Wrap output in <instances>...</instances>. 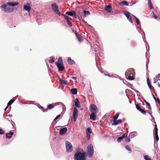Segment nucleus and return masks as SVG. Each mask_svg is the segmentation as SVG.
<instances>
[{
    "label": "nucleus",
    "instance_id": "nucleus-10",
    "mask_svg": "<svg viewBox=\"0 0 160 160\" xmlns=\"http://www.w3.org/2000/svg\"><path fill=\"white\" fill-rule=\"evenodd\" d=\"M66 14L68 15L72 16L75 18H77L76 12L74 11H68L66 13Z\"/></svg>",
    "mask_w": 160,
    "mask_h": 160
},
{
    "label": "nucleus",
    "instance_id": "nucleus-28",
    "mask_svg": "<svg viewBox=\"0 0 160 160\" xmlns=\"http://www.w3.org/2000/svg\"><path fill=\"white\" fill-rule=\"evenodd\" d=\"M160 80L158 78V76L156 75V77L153 78V82L154 83H156L158 81H159Z\"/></svg>",
    "mask_w": 160,
    "mask_h": 160
},
{
    "label": "nucleus",
    "instance_id": "nucleus-49",
    "mask_svg": "<svg viewBox=\"0 0 160 160\" xmlns=\"http://www.w3.org/2000/svg\"><path fill=\"white\" fill-rule=\"evenodd\" d=\"M128 20L129 21V22H131L132 23V20L131 17H129V18H128Z\"/></svg>",
    "mask_w": 160,
    "mask_h": 160
},
{
    "label": "nucleus",
    "instance_id": "nucleus-48",
    "mask_svg": "<svg viewBox=\"0 0 160 160\" xmlns=\"http://www.w3.org/2000/svg\"><path fill=\"white\" fill-rule=\"evenodd\" d=\"M54 62L53 58H52V59L49 60V62L50 63H52Z\"/></svg>",
    "mask_w": 160,
    "mask_h": 160
},
{
    "label": "nucleus",
    "instance_id": "nucleus-47",
    "mask_svg": "<svg viewBox=\"0 0 160 160\" xmlns=\"http://www.w3.org/2000/svg\"><path fill=\"white\" fill-rule=\"evenodd\" d=\"M147 82L148 85H151V84H150V80H149V78H147Z\"/></svg>",
    "mask_w": 160,
    "mask_h": 160
},
{
    "label": "nucleus",
    "instance_id": "nucleus-46",
    "mask_svg": "<svg viewBox=\"0 0 160 160\" xmlns=\"http://www.w3.org/2000/svg\"><path fill=\"white\" fill-rule=\"evenodd\" d=\"M66 15H66V14L64 15V18H65V19L66 20V21L69 20V18L68 16H67Z\"/></svg>",
    "mask_w": 160,
    "mask_h": 160
},
{
    "label": "nucleus",
    "instance_id": "nucleus-38",
    "mask_svg": "<svg viewBox=\"0 0 160 160\" xmlns=\"http://www.w3.org/2000/svg\"><path fill=\"white\" fill-rule=\"evenodd\" d=\"M158 129L157 128V126L156 124L155 125V134H158Z\"/></svg>",
    "mask_w": 160,
    "mask_h": 160
},
{
    "label": "nucleus",
    "instance_id": "nucleus-7",
    "mask_svg": "<svg viewBox=\"0 0 160 160\" xmlns=\"http://www.w3.org/2000/svg\"><path fill=\"white\" fill-rule=\"evenodd\" d=\"M65 143L66 145V152H72L73 151L72 144L68 141H66Z\"/></svg>",
    "mask_w": 160,
    "mask_h": 160
},
{
    "label": "nucleus",
    "instance_id": "nucleus-18",
    "mask_svg": "<svg viewBox=\"0 0 160 160\" xmlns=\"http://www.w3.org/2000/svg\"><path fill=\"white\" fill-rule=\"evenodd\" d=\"M14 133L10 131L9 133H6V137L7 138H10L12 135Z\"/></svg>",
    "mask_w": 160,
    "mask_h": 160
},
{
    "label": "nucleus",
    "instance_id": "nucleus-50",
    "mask_svg": "<svg viewBox=\"0 0 160 160\" xmlns=\"http://www.w3.org/2000/svg\"><path fill=\"white\" fill-rule=\"evenodd\" d=\"M131 46H135V43L134 42H132L131 43Z\"/></svg>",
    "mask_w": 160,
    "mask_h": 160
},
{
    "label": "nucleus",
    "instance_id": "nucleus-8",
    "mask_svg": "<svg viewBox=\"0 0 160 160\" xmlns=\"http://www.w3.org/2000/svg\"><path fill=\"white\" fill-rule=\"evenodd\" d=\"M52 10L55 12L59 16L60 15V12L58 10V6L55 3L52 4L51 5Z\"/></svg>",
    "mask_w": 160,
    "mask_h": 160
},
{
    "label": "nucleus",
    "instance_id": "nucleus-36",
    "mask_svg": "<svg viewBox=\"0 0 160 160\" xmlns=\"http://www.w3.org/2000/svg\"><path fill=\"white\" fill-rule=\"evenodd\" d=\"M125 148L127 150H128L130 152H131V148L130 147H129L128 146L126 145L125 146Z\"/></svg>",
    "mask_w": 160,
    "mask_h": 160
},
{
    "label": "nucleus",
    "instance_id": "nucleus-19",
    "mask_svg": "<svg viewBox=\"0 0 160 160\" xmlns=\"http://www.w3.org/2000/svg\"><path fill=\"white\" fill-rule=\"evenodd\" d=\"M75 105L77 108H79L80 107V102L77 98H76L74 101Z\"/></svg>",
    "mask_w": 160,
    "mask_h": 160
},
{
    "label": "nucleus",
    "instance_id": "nucleus-40",
    "mask_svg": "<svg viewBox=\"0 0 160 160\" xmlns=\"http://www.w3.org/2000/svg\"><path fill=\"white\" fill-rule=\"evenodd\" d=\"M67 24L70 27L72 26V24L71 22L69 20H67Z\"/></svg>",
    "mask_w": 160,
    "mask_h": 160
},
{
    "label": "nucleus",
    "instance_id": "nucleus-45",
    "mask_svg": "<svg viewBox=\"0 0 160 160\" xmlns=\"http://www.w3.org/2000/svg\"><path fill=\"white\" fill-rule=\"evenodd\" d=\"M155 137L156 138V139L157 141H158L159 140V138L158 136V134H155Z\"/></svg>",
    "mask_w": 160,
    "mask_h": 160
},
{
    "label": "nucleus",
    "instance_id": "nucleus-14",
    "mask_svg": "<svg viewBox=\"0 0 160 160\" xmlns=\"http://www.w3.org/2000/svg\"><path fill=\"white\" fill-rule=\"evenodd\" d=\"M24 9L28 12L30 11L31 9L30 4L28 3L24 5Z\"/></svg>",
    "mask_w": 160,
    "mask_h": 160
},
{
    "label": "nucleus",
    "instance_id": "nucleus-3",
    "mask_svg": "<svg viewBox=\"0 0 160 160\" xmlns=\"http://www.w3.org/2000/svg\"><path fill=\"white\" fill-rule=\"evenodd\" d=\"M75 160H86L84 152H78L74 155Z\"/></svg>",
    "mask_w": 160,
    "mask_h": 160
},
{
    "label": "nucleus",
    "instance_id": "nucleus-22",
    "mask_svg": "<svg viewBox=\"0 0 160 160\" xmlns=\"http://www.w3.org/2000/svg\"><path fill=\"white\" fill-rule=\"evenodd\" d=\"M60 82L61 85L62 86H64L65 85H67V81L66 80L60 79Z\"/></svg>",
    "mask_w": 160,
    "mask_h": 160
},
{
    "label": "nucleus",
    "instance_id": "nucleus-37",
    "mask_svg": "<svg viewBox=\"0 0 160 160\" xmlns=\"http://www.w3.org/2000/svg\"><path fill=\"white\" fill-rule=\"evenodd\" d=\"M133 16L136 19L137 24L138 25L139 24H140V22L139 20L135 16Z\"/></svg>",
    "mask_w": 160,
    "mask_h": 160
},
{
    "label": "nucleus",
    "instance_id": "nucleus-13",
    "mask_svg": "<svg viewBox=\"0 0 160 160\" xmlns=\"http://www.w3.org/2000/svg\"><path fill=\"white\" fill-rule=\"evenodd\" d=\"M67 131V129L66 128H61L59 131V134L60 135H62L65 133Z\"/></svg>",
    "mask_w": 160,
    "mask_h": 160
},
{
    "label": "nucleus",
    "instance_id": "nucleus-33",
    "mask_svg": "<svg viewBox=\"0 0 160 160\" xmlns=\"http://www.w3.org/2000/svg\"><path fill=\"white\" fill-rule=\"evenodd\" d=\"M144 101L145 102V103L147 104L148 106V108L149 109H151V107L150 104L147 101H146L145 100H144Z\"/></svg>",
    "mask_w": 160,
    "mask_h": 160
},
{
    "label": "nucleus",
    "instance_id": "nucleus-27",
    "mask_svg": "<svg viewBox=\"0 0 160 160\" xmlns=\"http://www.w3.org/2000/svg\"><path fill=\"white\" fill-rule=\"evenodd\" d=\"M119 4L121 5L128 6V3L127 2L125 1H123L122 2H121L119 3Z\"/></svg>",
    "mask_w": 160,
    "mask_h": 160
},
{
    "label": "nucleus",
    "instance_id": "nucleus-2",
    "mask_svg": "<svg viewBox=\"0 0 160 160\" xmlns=\"http://www.w3.org/2000/svg\"><path fill=\"white\" fill-rule=\"evenodd\" d=\"M55 64L59 71H63L64 70L65 68L63 64L62 59L61 57H59L58 58V62H56Z\"/></svg>",
    "mask_w": 160,
    "mask_h": 160
},
{
    "label": "nucleus",
    "instance_id": "nucleus-35",
    "mask_svg": "<svg viewBox=\"0 0 160 160\" xmlns=\"http://www.w3.org/2000/svg\"><path fill=\"white\" fill-rule=\"evenodd\" d=\"M144 158L146 160H151L150 158L147 155H146L144 156Z\"/></svg>",
    "mask_w": 160,
    "mask_h": 160
},
{
    "label": "nucleus",
    "instance_id": "nucleus-16",
    "mask_svg": "<svg viewBox=\"0 0 160 160\" xmlns=\"http://www.w3.org/2000/svg\"><path fill=\"white\" fill-rule=\"evenodd\" d=\"M96 113L92 112L90 115V119L93 120H95L96 119V115L95 113Z\"/></svg>",
    "mask_w": 160,
    "mask_h": 160
},
{
    "label": "nucleus",
    "instance_id": "nucleus-43",
    "mask_svg": "<svg viewBox=\"0 0 160 160\" xmlns=\"http://www.w3.org/2000/svg\"><path fill=\"white\" fill-rule=\"evenodd\" d=\"M4 133V131L2 129L0 128V134H3Z\"/></svg>",
    "mask_w": 160,
    "mask_h": 160
},
{
    "label": "nucleus",
    "instance_id": "nucleus-55",
    "mask_svg": "<svg viewBox=\"0 0 160 160\" xmlns=\"http://www.w3.org/2000/svg\"><path fill=\"white\" fill-rule=\"evenodd\" d=\"M8 108V106H7L5 108V111H6L7 110V109Z\"/></svg>",
    "mask_w": 160,
    "mask_h": 160
},
{
    "label": "nucleus",
    "instance_id": "nucleus-9",
    "mask_svg": "<svg viewBox=\"0 0 160 160\" xmlns=\"http://www.w3.org/2000/svg\"><path fill=\"white\" fill-rule=\"evenodd\" d=\"M89 110L92 112L97 113L98 109L96 106L93 104H91L89 107Z\"/></svg>",
    "mask_w": 160,
    "mask_h": 160
},
{
    "label": "nucleus",
    "instance_id": "nucleus-52",
    "mask_svg": "<svg viewBox=\"0 0 160 160\" xmlns=\"http://www.w3.org/2000/svg\"><path fill=\"white\" fill-rule=\"evenodd\" d=\"M158 84V86L160 87V80H159V82H158V83H157Z\"/></svg>",
    "mask_w": 160,
    "mask_h": 160
},
{
    "label": "nucleus",
    "instance_id": "nucleus-32",
    "mask_svg": "<svg viewBox=\"0 0 160 160\" xmlns=\"http://www.w3.org/2000/svg\"><path fill=\"white\" fill-rule=\"evenodd\" d=\"M14 101H15V100L14 99L10 100L9 101V102H8V103L7 104L8 106H9L11 105L13 103V102Z\"/></svg>",
    "mask_w": 160,
    "mask_h": 160
},
{
    "label": "nucleus",
    "instance_id": "nucleus-41",
    "mask_svg": "<svg viewBox=\"0 0 160 160\" xmlns=\"http://www.w3.org/2000/svg\"><path fill=\"white\" fill-rule=\"evenodd\" d=\"M87 133V138L88 140H89L90 139V135L86 132Z\"/></svg>",
    "mask_w": 160,
    "mask_h": 160
},
{
    "label": "nucleus",
    "instance_id": "nucleus-5",
    "mask_svg": "<svg viewBox=\"0 0 160 160\" xmlns=\"http://www.w3.org/2000/svg\"><path fill=\"white\" fill-rule=\"evenodd\" d=\"M87 151L89 158H91L94 153V149L92 145L89 144L87 148Z\"/></svg>",
    "mask_w": 160,
    "mask_h": 160
},
{
    "label": "nucleus",
    "instance_id": "nucleus-54",
    "mask_svg": "<svg viewBox=\"0 0 160 160\" xmlns=\"http://www.w3.org/2000/svg\"><path fill=\"white\" fill-rule=\"evenodd\" d=\"M72 78L73 79L75 80L77 78L75 77H72Z\"/></svg>",
    "mask_w": 160,
    "mask_h": 160
},
{
    "label": "nucleus",
    "instance_id": "nucleus-51",
    "mask_svg": "<svg viewBox=\"0 0 160 160\" xmlns=\"http://www.w3.org/2000/svg\"><path fill=\"white\" fill-rule=\"evenodd\" d=\"M60 117V115H58L54 119V121H55L57 119Z\"/></svg>",
    "mask_w": 160,
    "mask_h": 160
},
{
    "label": "nucleus",
    "instance_id": "nucleus-25",
    "mask_svg": "<svg viewBox=\"0 0 160 160\" xmlns=\"http://www.w3.org/2000/svg\"><path fill=\"white\" fill-rule=\"evenodd\" d=\"M119 113H117L116 114V115L113 117V118L112 119V121H116L118 118L119 116Z\"/></svg>",
    "mask_w": 160,
    "mask_h": 160
},
{
    "label": "nucleus",
    "instance_id": "nucleus-1",
    "mask_svg": "<svg viewBox=\"0 0 160 160\" xmlns=\"http://www.w3.org/2000/svg\"><path fill=\"white\" fill-rule=\"evenodd\" d=\"M19 4V3L17 2H8L7 4H4L1 6L2 10L3 11L5 12H11L14 10L13 7Z\"/></svg>",
    "mask_w": 160,
    "mask_h": 160
},
{
    "label": "nucleus",
    "instance_id": "nucleus-20",
    "mask_svg": "<svg viewBox=\"0 0 160 160\" xmlns=\"http://www.w3.org/2000/svg\"><path fill=\"white\" fill-rule=\"evenodd\" d=\"M68 62L71 65H74L75 64V62L72 60L70 58H68Z\"/></svg>",
    "mask_w": 160,
    "mask_h": 160
},
{
    "label": "nucleus",
    "instance_id": "nucleus-17",
    "mask_svg": "<svg viewBox=\"0 0 160 160\" xmlns=\"http://www.w3.org/2000/svg\"><path fill=\"white\" fill-rule=\"evenodd\" d=\"M113 123H112V125H116L118 124L121 123L122 122V121L121 119H118L117 120L115 121H113Z\"/></svg>",
    "mask_w": 160,
    "mask_h": 160
},
{
    "label": "nucleus",
    "instance_id": "nucleus-6",
    "mask_svg": "<svg viewBox=\"0 0 160 160\" xmlns=\"http://www.w3.org/2000/svg\"><path fill=\"white\" fill-rule=\"evenodd\" d=\"M135 105L137 109L142 114L146 115V113L148 112V110L145 111L144 108L140 106L138 104L135 103Z\"/></svg>",
    "mask_w": 160,
    "mask_h": 160
},
{
    "label": "nucleus",
    "instance_id": "nucleus-29",
    "mask_svg": "<svg viewBox=\"0 0 160 160\" xmlns=\"http://www.w3.org/2000/svg\"><path fill=\"white\" fill-rule=\"evenodd\" d=\"M125 134H124L122 137H119L117 139V141L118 142H120L124 137Z\"/></svg>",
    "mask_w": 160,
    "mask_h": 160
},
{
    "label": "nucleus",
    "instance_id": "nucleus-21",
    "mask_svg": "<svg viewBox=\"0 0 160 160\" xmlns=\"http://www.w3.org/2000/svg\"><path fill=\"white\" fill-rule=\"evenodd\" d=\"M54 107V106L52 104H49L48 106V108H47L45 110H44L42 107V109L43 111L44 112L45 111H47L48 110V109H51Z\"/></svg>",
    "mask_w": 160,
    "mask_h": 160
},
{
    "label": "nucleus",
    "instance_id": "nucleus-11",
    "mask_svg": "<svg viewBox=\"0 0 160 160\" xmlns=\"http://www.w3.org/2000/svg\"><path fill=\"white\" fill-rule=\"evenodd\" d=\"M78 110L76 107H74V111L73 113V120L74 122L76 121V120L78 117Z\"/></svg>",
    "mask_w": 160,
    "mask_h": 160
},
{
    "label": "nucleus",
    "instance_id": "nucleus-15",
    "mask_svg": "<svg viewBox=\"0 0 160 160\" xmlns=\"http://www.w3.org/2000/svg\"><path fill=\"white\" fill-rule=\"evenodd\" d=\"M104 9L106 11L110 12L112 10V6L110 5H107L104 8Z\"/></svg>",
    "mask_w": 160,
    "mask_h": 160
},
{
    "label": "nucleus",
    "instance_id": "nucleus-39",
    "mask_svg": "<svg viewBox=\"0 0 160 160\" xmlns=\"http://www.w3.org/2000/svg\"><path fill=\"white\" fill-rule=\"evenodd\" d=\"M87 131L89 133H92L91 130L90 128H88L87 129Z\"/></svg>",
    "mask_w": 160,
    "mask_h": 160
},
{
    "label": "nucleus",
    "instance_id": "nucleus-30",
    "mask_svg": "<svg viewBox=\"0 0 160 160\" xmlns=\"http://www.w3.org/2000/svg\"><path fill=\"white\" fill-rule=\"evenodd\" d=\"M148 6L150 7V9H151L153 8V6L151 0H148Z\"/></svg>",
    "mask_w": 160,
    "mask_h": 160
},
{
    "label": "nucleus",
    "instance_id": "nucleus-44",
    "mask_svg": "<svg viewBox=\"0 0 160 160\" xmlns=\"http://www.w3.org/2000/svg\"><path fill=\"white\" fill-rule=\"evenodd\" d=\"M152 13H153V16H152V17L153 18H154V19H157V18H158V17H157V16L156 15L154 14V12H152Z\"/></svg>",
    "mask_w": 160,
    "mask_h": 160
},
{
    "label": "nucleus",
    "instance_id": "nucleus-34",
    "mask_svg": "<svg viewBox=\"0 0 160 160\" xmlns=\"http://www.w3.org/2000/svg\"><path fill=\"white\" fill-rule=\"evenodd\" d=\"M124 138H125V140L126 142H129L130 141V138L129 137H128L127 136H124Z\"/></svg>",
    "mask_w": 160,
    "mask_h": 160
},
{
    "label": "nucleus",
    "instance_id": "nucleus-24",
    "mask_svg": "<svg viewBox=\"0 0 160 160\" xmlns=\"http://www.w3.org/2000/svg\"><path fill=\"white\" fill-rule=\"evenodd\" d=\"M84 14L83 15V17L84 18H85L87 15H90V12L89 11L84 10L83 11Z\"/></svg>",
    "mask_w": 160,
    "mask_h": 160
},
{
    "label": "nucleus",
    "instance_id": "nucleus-26",
    "mask_svg": "<svg viewBox=\"0 0 160 160\" xmlns=\"http://www.w3.org/2000/svg\"><path fill=\"white\" fill-rule=\"evenodd\" d=\"M71 91L73 94H76L77 93V90L76 88H73L71 90Z\"/></svg>",
    "mask_w": 160,
    "mask_h": 160
},
{
    "label": "nucleus",
    "instance_id": "nucleus-31",
    "mask_svg": "<svg viewBox=\"0 0 160 160\" xmlns=\"http://www.w3.org/2000/svg\"><path fill=\"white\" fill-rule=\"evenodd\" d=\"M124 14L128 18H129L130 17L129 13L128 11H126L124 12Z\"/></svg>",
    "mask_w": 160,
    "mask_h": 160
},
{
    "label": "nucleus",
    "instance_id": "nucleus-42",
    "mask_svg": "<svg viewBox=\"0 0 160 160\" xmlns=\"http://www.w3.org/2000/svg\"><path fill=\"white\" fill-rule=\"evenodd\" d=\"M153 97H154V98L155 99V100L156 101H157L158 103L160 104V100H159V99H157L153 95Z\"/></svg>",
    "mask_w": 160,
    "mask_h": 160
},
{
    "label": "nucleus",
    "instance_id": "nucleus-53",
    "mask_svg": "<svg viewBox=\"0 0 160 160\" xmlns=\"http://www.w3.org/2000/svg\"><path fill=\"white\" fill-rule=\"evenodd\" d=\"M149 87V88L151 89L152 88V86L151 85H148Z\"/></svg>",
    "mask_w": 160,
    "mask_h": 160
},
{
    "label": "nucleus",
    "instance_id": "nucleus-12",
    "mask_svg": "<svg viewBox=\"0 0 160 160\" xmlns=\"http://www.w3.org/2000/svg\"><path fill=\"white\" fill-rule=\"evenodd\" d=\"M72 31L75 33V34L76 36L77 39H78V40L80 42H81L83 40L82 37V35L80 34H78L77 32L76 31H74V30H73Z\"/></svg>",
    "mask_w": 160,
    "mask_h": 160
},
{
    "label": "nucleus",
    "instance_id": "nucleus-4",
    "mask_svg": "<svg viewBox=\"0 0 160 160\" xmlns=\"http://www.w3.org/2000/svg\"><path fill=\"white\" fill-rule=\"evenodd\" d=\"M126 75L128 76V79L130 80H133L134 79L133 77V74L135 73L134 70L133 68H129L128 69L126 72Z\"/></svg>",
    "mask_w": 160,
    "mask_h": 160
},
{
    "label": "nucleus",
    "instance_id": "nucleus-23",
    "mask_svg": "<svg viewBox=\"0 0 160 160\" xmlns=\"http://www.w3.org/2000/svg\"><path fill=\"white\" fill-rule=\"evenodd\" d=\"M137 135V132H132L130 133L129 135V137L131 138L134 137Z\"/></svg>",
    "mask_w": 160,
    "mask_h": 160
}]
</instances>
